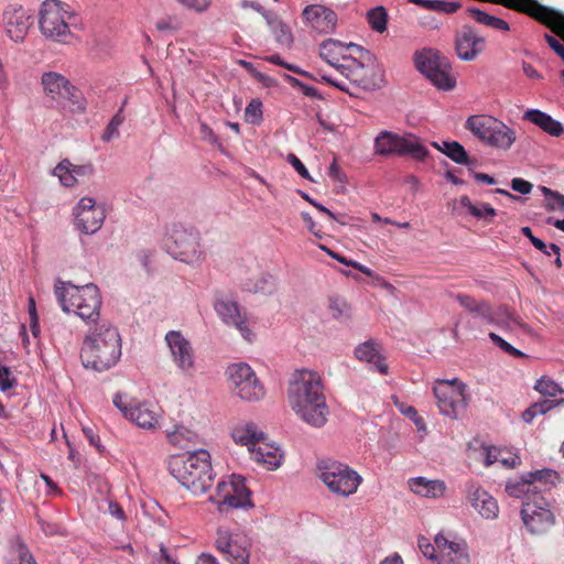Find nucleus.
<instances>
[{
  "label": "nucleus",
  "mask_w": 564,
  "mask_h": 564,
  "mask_svg": "<svg viewBox=\"0 0 564 564\" xmlns=\"http://www.w3.org/2000/svg\"><path fill=\"white\" fill-rule=\"evenodd\" d=\"M321 376L312 370H297L288 386V402L305 423L322 427L326 424L329 409L326 403Z\"/></svg>",
  "instance_id": "1"
},
{
  "label": "nucleus",
  "mask_w": 564,
  "mask_h": 564,
  "mask_svg": "<svg viewBox=\"0 0 564 564\" xmlns=\"http://www.w3.org/2000/svg\"><path fill=\"white\" fill-rule=\"evenodd\" d=\"M120 357L121 336L118 329L106 319L89 325L80 349L83 366L101 372L116 366Z\"/></svg>",
  "instance_id": "2"
},
{
  "label": "nucleus",
  "mask_w": 564,
  "mask_h": 564,
  "mask_svg": "<svg viewBox=\"0 0 564 564\" xmlns=\"http://www.w3.org/2000/svg\"><path fill=\"white\" fill-rule=\"evenodd\" d=\"M169 469L183 487L196 496L205 494L214 481L210 455L204 449L172 457Z\"/></svg>",
  "instance_id": "3"
},
{
  "label": "nucleus",
  "mask_w": 564,
  "mask_h": 564,
  "mask_svg": "<svg viewBox=\"0 0 564 564\" xmlns=\"http://www.w3.org/2000/svg\"><path fill=\"white\" fill-rule=\"evenodd\" d=\"M56 299L65 313L74 312L85 323L94 324L100 319L102 304L97 285L88 283L83 286L58 281L55 284Z\"/></svg>",
  "instance_id": "4"
},
{
  "label": "nucleus",
  "mask_w": 564,
  "mask_h": 564,
  "mask_svg": "<svg viewBox=\"0 0 564 564\" xmlns=\"http://www.w3.org/2000/svg\"><path fill=\"white\" fill-rule=\"evenodd\" d=\"M73 12L67 3L61 0H45L39 11V29L45 39L69 44L74 34L69 28Z\"/></svg>",
  "instance_id": "5"
},
{
  "label": "nucleus",
  "mask_w": 564,
  "mask_h": 564,
  "mask_svg": "<svg viewBox=\"0 0 564 564\" xmlns=\"http://www.w3.org/2000/svg\"><path fill=\"white\" fill-rule=\"evenodd\" d=\"M321 57L336 69L354 70L369 67L371 53L360 45L345 44L335 39L325 40L319 46Z\"/></svg>",
  "instance_id": "6"
},
{
  "label": "nucleus",
  "mask_w": 564,
  "mask_h": 564,
  "mask_svg": "<svg viewBox=\"0 0 564 564\" xmlns=\"http://www.w3.org/2000/svg\"><path fill=\"white\" fill-rule=\"evenodd\" d=\"M373 149L378 155H410L417 161H424L430 154L421 139L415 134L406 133L400 135L388 130L381 131L376 137Z\"/></svg>",
  "instance_id": "7"
},
{
  "label": "nucleus",
  "mask_w": 564,
  "mask_h": 564,
  "mask_svg": "<svg viewBox=\"0 0 564 564\" xmlns=\"http://www.w3.org/2000/svg\"><path fill=\"white\" fill-rule=\"evenodd\" d=\"M317 468L319 479L333 494L341 497L355 494L362 480L356 470L336 460H321Z\"/></svg>",
  "instance_id": "8"
},
{
  "label": "nucleus",
  "mask_w": 564,
  "mask_h": 564,
  "mask_svg": "<svg viewBox=\"0 0 564 564\" xmlns=\"http://www.w3.org/2000/svg\"><path fill=\"white\" fill-rule=\"evenodd\" d=\"M226 375L228 376L229 389L241 400L253 402L264 397V387L248 364H232L228 366Z\"/></svg>",
  "instance_id": "9"
},
{
  "label": "nucleus",
  "mask_w": 564,
  "mask_h": 564,
  "mask_svg": "<svg viewBox=\"0 0 564 564\" xmlns=\"http://www.w3.org/2000/svg\"><path fill=\"white\" fill-rule=\"evenodd\" d=\"M433 392L443 415L456 420L465 411L467 406L466 386L458 379L437 380Z\"/></svg>",
  "instance_id": "10"
},
{
  "label": "nucleus",
  "mask_w": 564,
  "mask_h": 564,
  "mask_svg": "<svg viewBox=\"0 0 564 564\" xmlns=\"http://www.w3.org/2000/svg\"><path fill=\"white\" fill-rule=\"evenodd\" d=\"M322 79L350 96L381 88L384 73H325Z\"/></svg>",
  "instance_id": "11"
},
{
  "label": "nucleus",
  "mask_w": 564,
  "mask_h": 564,
  "mask_svg": "<svg viewBox=\"0 0 564 564\" xmlns=\"http://www.w3.org/2000/svg\"><path fill=\"white\" fill-rule=\"evenodd\" d=\"M555 478L556 473L552 469L528 473L520 479L508 480L506 484V492L510 497L521 499L523 503L534 496L550 491Z\"/></svg>",
  "instance_id": "12"
},
{
  "label": "nucleus",
  "mask_w": 564,
  "mask_h": 564,
  "mask_svg": "<svg viewBox=\"0 0 564 564\" xmlns=\"http://www.w3.org/2000/svg\"><path fill=\"white\" fill-rule=\"evenodd\" d=\"M521 519L531 534H544L555 524V516L545 492L522 503Z\"/></svg>",
  "instance_id": "13"
},
{
  "label": "nucleus",
  "mask_w": 564,
  "mask_h": 564,
  "mask_svg": "<svg viewBox=\"0 0 564 564\" xmlns=\"http://www.w3.org/2000/svg\"><path fill=\"white\" fill-rule=\"evenodd\" d=\"M210 500L217 505L221 513L251 506L250 491L246 487L245 479L236 475H232L229 480L218 482L216 494L210 497Z\"/></svg>",
  "instance_id": "14"
},
{
  "label": "nucleus",
  "mask_w": 564,
  "mask_h": 564,
  "mask_svg": "<svg viewBox=\"0 0 564 564\" xmlns=\"http://www.w3.org/2000/svg\"><path fill=\"white\" fill-rule=\"evenodd\" d=\"M42 84L44 90L52 99L68 106L73 112H83L86 101L82 93L59 73H43Z\"/></svg>",
  "instance_id": "15"
},
{
  "label": "nucleus",
  "mask_w": 564,
  "mask_h": 564,
  "mask_svg": "<svg viewBox=\"0 0 564 564\" xmlns=\"http://www.w3.org/2000/svg\"><path fill=\"white\" fill-rule=\"evenodd\" d=\"M163 245L173 258L187 263L198 260L200 254L198 235L181 225H174L167 231Z\"/></svg>",
  "instance_id": "16"
},
{
  "label": "nucleus",
  "mask_w": 564,
  "mask_h": 564,
  "mask_svg": "<svg viewBox=\"0 0 564 564\" xmlns=\"http://www.w3.org/2000/svg\"><path fill=\"white\" fill-rule=\"evenodd\" d=\"M215 546L231 564H249L250 552L246 538L219 528Z\"/></svg>",
  "instance_id": "17"
},
{
  "label": "nucleus",
  "mask_w": 564,
  "mask_h": 564,
  "mask_svg": "<svg viewBox=\"0 0 564 564\" xmlns=\"http://www.w3.org/2000/svg\"><path fill=\"white\" fill-rule=\"evenodd\" d=\"M75 225L78 230L86 235L98 231L106 218L102 205L96 204L94 198L83 197L74 208Z\"/></svg>",
  "instance_id": "18"
},
{
  "label": "nucleus",
  "mask_w": 564,
  "mask_h": 564,
  "mask_svg": "<svg viewBox=\"0 0 564 564\" xmlns=\"http://www.w3.org/2000/svg\"><path fill=\"white\" fill-rule=\"evenodd\" d=\"M32 23L31 14L22 6L11 4L3 12L4 29L14 42L25 39Z\"/></svg>",
  "instance_id": "19"
},
{
  "label": "nucleus",
  "mask_w": 564,
  "mask_h": 564,
  "mask_svg": "<svg viewBox=\"0 0 564 564\" xmlns=\"http://www.w3.org/2000/svg\"><path fill=\"white\" fill-rule=\"evenodd\" d=\"M215 310L225 324L235 326L246 340L252 341L254 335L248 326L246 313L236 302L219 300L215 303Z\"/></svg>",
  "instance_id": "20"
},
{
  "label": "nucleus",
  "mask_w": 564,
  "mask_h": 564,
  "mask_svg": "<svg viewBox=\"0 0 564 564\" xmlns=\"http://www.w3.org/2000/svg\"><path fill=\"white\" fill-rule=\"evenodd\" d=\"M304 23L312 30L328 34L337 24V14L332 9L322 4L306 6L302 12Z\"/></svg>",
  "instance_id": "21"
},
{
  "label": "nucleus",
  "mask_w": 564,
  "mask_h": 564,
  "mask_svg": "<svg viewBox=\"0 0 564 564\" xmlns=\"http://www.w3.org/2000/svg\"><path fill=\"white\" fill-rule=\"evenodd\" d=\"M166 345L170 348L173 361L183 370L188 371L194 368V350L191 343L178 330H170L165 335Z\"/></svg>",
  "instance_id": "22"
},
{
  "label": "nucleus",
  "mask_w": 564,
  "mask_h": 564,
  "mask_svg": "<svg viewBox=\"0 0 564 564\" xmlns=\"http://www.w3.org/2000/svg\"><path fill=\"white\" fill-rule=\"evenodd\" d=\"M436 547L440 553L438 564H469L470 556L466 541H451L443 534L435 536Z\"/></svg>",
  "instance_id": "23"
},
{
  "label": "nucleus",
  "mask_w": 564,
  "mask_h": 564,
  "mask_svg": "<svg viewBox=\"0 0 564 564\" xmlns=\"http://www.w3.org/2000/svg\"><path fill=\"white\" fill-rule=\"evenodd\" d=\"M467 499L471 507L485 519H496L499 513L497 500L485 489L474 484L467 488Z\"/></svg>",
  "instance_id": "24"
},
{
  "label": "nucleus",
  "mask_w": 564,
  "mask_h": 564,
  "mask_svg": "<svg viewBox=\"0 0 564 564\" xmlns=\"http://www.w3.org/2000/svg\"><path fill=\"white\" fill-rule=\"evenodd\" d=\"M455 48L460 59L473 61L485 48V39L465 26L456 36Z\"/></svg>",
  "instance_id": "25"
},
{
  "label": "nucleus",
  "mask_w": 564,
  "mask_h": 564,
  "mask_svg": "<svg viewBox=\"0 0 564 564\" xmlns=\"http://www.w3.org/2000/svg\"><path fill=\"white\" fill-rule=\"evenodd\" d=\"M94 172L90 163L76 165L69 160L61 161L54 169L53 174L57 176L61 183L66 187H73Z\"/></svg>",
  "instance_id": "26"
},
{
  "label": "nucleus",
  "mask_w": 564,
  "mask_h": 564,
  "mask_svg": "<svg viewBox=\"0 0 564 564\" xmlns=\"http://www.w3.org/2000/svg\"><path fill=\"white\" fill-rule=\"evenodd\" d=\"M250 455L257 464L262 465L268 470H274L280 467L283 459L281 448L274 443L268 442L265 436L250 452Z\"/></svg>",
  "instance_id": "27"
},
{
  "label": "nucleus",
  "mask_w": 564,
  "mask_h": 564,
  "mask_svg": "<svg viewBox=\"0 0 564 564\" xmlns=\"http://www.w3.org/2000/svg\"><path fill=\"white\" fill-rule=\"evenodd\" d=\"M413 61L416 70H448L452 68L449 58L433 48L416 51Z\"/></svg>",
  "instance_id": "28"
},
{
  "label": "nucleus",
  "mask_w": 564,
  "mask_h": 564,
  "mask_svg": "<svg viewBox=\"0 0 564 564\" xmlns=\"http://www.w3.org/2000/svg\"><path fill=\"white\" fill-rule=\"evenodd\" d=\"M126 417L141 429L154 430L159 424L160 414L154 405L143 402L130 404V410L126 412Z\"/></svg>",
  "instance_id": "29"
},
{
  "label": "nucleus",
  "mask_w": 564,
  "mask_h": 564,
  "mask_svg": "<svg viewBox=\"0 0 564 564\" xmlns=\"http://www.w3.org/2000/svg\"><path fill=\"white\" fill-rule=\"evenodd\" d=\"M491 132L487 135L486 145L508 151L517 140L516 131L501 120H496Z\"/></svg>",
  "instance_id": "30"
},
{
  "label": "nucleus",
  "mask_w": 564,
  "mask_h": 564,
  "mask_svg": "<svg viewBox=\"0 0 564 564\" xmlns=\"http://www.w3.org/2000/svg\"><path fill=\"white\" fill-rule=\"evenodd\" d=\"M522 119L539 127L551 137L558 138L564 133L563 124L542 110L528 109L524 111Z\"/></svg>",
  "instance_id": "31"
},
{
  "label": "nucleus",
  "mask_w": 564,
  "mask_h": 564,
  "mask_svg": "<svg viewBox=\"0 0 564 564\" xmlns=\"http://www.w3.org/2000/svg\"><path fill=\"white\" fill-rule=\"evenodd\" d=\"M263 436V432L252 422L239 423L231 431L234 442L247 446L249 452L257 446Z\"/></svg>",
  "instance_id": "32"
},
{
  "label": "nucleus",
  "mask_w": 564,
  "mask_h": 564,
  "mask_svg": "<svg viewBox=\"0 0 564 564\" xmlns=\"http://www.w3.org/2000/svg\"><path fill=\"white\" fill-rule=\"evenodd\" d=\"M355 356L360 361L372 364L381 375L388 373V365L386 364V359L380 355L377 348V344L373 340H367L360 344L355 349Z\"/></svg>",
  "instance_id": "33"
},
{
  "label": "nucleus",
  "mask_w": 564,
  "mask_h": 564,
  "mask_svg": "<svg viewBox=\"0 0 564 564\" xmlns=\"http://www.w3.org/2000/svg\"><path fill=\"white\" fill-rule=\"evenodd\" d=\"M542 7V4H540ZM543 8L550 10V11H553L554 13H556L560 18L558 19H552L553 21H542L533 15L530 14L531 18L535 19L536 21H539L540 23L546 25L547 28H550L552 30V32H554L555 34H557L558 36L562 37V40L564 41V14L554 10V9H551L549 7H545L543 6ZM529 15V13H527ZM545 39H546V42L549 43V45L554 50V52L563 59L564 62V44L557 40L556 37L552 36V35H545Z\"/></svg>",
  "instance_id": "34"
},
{
  "label": "nucleus",
  "mask_w": 564,
  "mask_h": 564,
  "mask_svg": "<svg viewBox=\"0 0 564 564\" xmlns=\"http://www.w3.org/2000/svg\"><path fill=\"white\" fill-rule=\"evenodd\" d=\"M410 489L425 498L442 497L446 490L445 482L442 480H429L424 477L411 478L409 480Z\"/></svg>",
  "instance_id": "35"
},
{
  "label": "nucleus",
  "mask_w": 564,
  "mask_h": 564,
  "mask_svg": "<svg viewBox=\"0 0 564 564\" xmlns=\"http://www.w3.org/2000/svg\"><path fill=\"white\" fill-rule=\"evenodd\" d=\"M432 145L457 164L469 167L474 166L477 162L468 155L465 148L457 141H444L442 144L433 142Z\"/></svg>",
  "instance_id": "36"
},
{
  "label": "nucleus",
  "mask_w": 564,
  "mask_h": 564,
  "mask_svg": "<svg viewBox=\"0 0 564 564\" xmlns=\"http://www.w3.org/2000/svg\"><path fill=\"white\" fill-rule=\"evenodd\" d=\"M497 118L487 115H473L469 116L465 122V129L470 131L484 144L487 135L491 132V128Z\"/></svg>",
  "instance_id": "37"
},
{
  "label": "nucleus",
  "mask_w": 564,
  "mask_h": 564,
  "mask_svg": "<svg viewBox=\"0 0 564 564\" xmlns=\"http://www.w3.org/2000/svg\"><path fill=\"white\" fill-rule=\"evenodd\" d=\"M480 456L487 467L500 463L503 467L513 468L520 462L519 456L497 447H482Z\"/></svg>",
  "instance_id": "38"
},
{
  "label": "nucleus",
  "mask_w": 564,
  "mask_h": 564,
  "mask_svg": "<svg viewBox=\"0 0 564 564\" xmlns=\"http://www.w3.org/2000/svg\"><path fill=\"white\" fill-rule=\"evenodd\" d=\"M469 312L481 317L489 324H499L500 318L512 319V314L507 307H499L497 312H494L486 301H478Z\"/></svg>",
  "instance_id": "39"
},
{
  "label": "nucleus",
  "mask_w": 564,
  "mask_h": 564,
  "mask_svg": "<svg viewBox=\"0 0 564 564\" xmlns=\"http://www.w3.org/2000/svg\"><path fill=\"white\" fill-rule=\"evenodd\" d=\"M457 203L460 207L465 208L470 216L477 219L491 223L497 215L496 209L491 207V205L482 202L474 204L467 195L460 196Z\"/></svg>",
  "instance_id": "40"
},
{
  "label": "nucleus",
  "mask_w": 564,
  "mask_h": 564,
  "mask_svg": "<svg viewBox=\"0 0 564 564\" xmlns=\"http://www.w3.org/2000/svg\"><path fill=\"white\" fill-rule=\"evenodd\" d=\"M422 75L441 91L453 90L457 85V78L454 73H422Z\"/></svg>",
  "instance_id": "41"
},
{
  "label": "nucleus",
  "mask_w": 564,
  "mask_h": 564,
  "mask_svg": "<svg viewBox=\"0 0 564 564\" xmlns=\"http://www.w3.org/2000/svg\"><path fill=\"white\" fill-rule=\"evenodd\" d=\"M166 436L171 444L180 448L194 445L197 437L196 433L184 426H176L174 431L167 432Z\"/></svg>",
  "instance_id": "42"
},
{
  "label": "nucleus",
  "mask_w": 564,
  "mask_h": 564,
  "mask_svg": "<svg viewBox=\"0 0 564 564\" xmlns=\"http://www.w3.org/2000/svg\"><path fill=\"white\" fill-rule=\"evenodd\" d=\"M268 24L275 36V41L282 46L290 47L293 43V34L290 26L278 18L268 19Z\"/></svg>",
  "instance_id": "43"
},
{
  "label": "nucleus",
  "mask_w": 564,
  "mask_h": 564,
  "mask_svg": "<svg viewBox=\"0 0 564 564\" xmlns=\"http://www.w3.org/2000/svg\"><path fill=\"white\" fill-rule=\"evenodd\" d=\"M410 3L417 4L424 9L442 12L453 13L456 12L460 4L458 2H449L443 0H408Z\"/></svg>",
  "instance_id": "44"
},
{
  "label": "nucleus",
  "mask_w": 564,
  "mask_h": 564,
  "mask_svg": "<svg viewBox=\"0 0 564 564\" xmlns=\"http://www.w3.org/2000/svg\"><path fill=\"white\" fill-rule=\"evenodd\" d=\"M469 13L480 24L505 32L510 29L509 24L505 20L490 15L479 9H469Z\"/></svg>",
  "instance_id": "45"
},
{
  "label": "nucleus",
  "mask_w": 564,
  "mask_h": 564,
  "mask_svg": "<svg viewBox=\"0 0 564 564\" xmlns=\"http://www.w3.org/2000/svg\"><path fill=\"white\" fill-rule=\"evenodd\" d=\"M367 20L371 29L383 32L387 29L388 14L383 7H376L367 13Z\"/></svg>",
  "instance_id": "46"
},
{
  "label": "nucleus",
  "mask_w": 564,
  "mask_h": 564,
  "mask_svg": "<svg viewBox=\"0 0 564 564\" xmlns=\"http://www.w3.org/2000/svg\"><path fill=\"white\" fill-rule=\"evenodd\" d=\"M521 232L524 237L529 238L532 245L546 256H551V253L558 254L560 247L555 243L545 245L540 238L533 236L532 230L530 227H522Z\"/></svg>",
  "instance_id": "47"
},
{
  "label": "nucleus",
  "mask_w": 564,
  "mask_h": 564,
  "mask_svg": "<svg viewBox=\"0 0 564 564\" xmlns=\"http://www.w3.org/2000/svg\"><path fill=\"white\" fill-rule=\"evenodd\" d=\"M246 121L252 124H258L262 121V101L259 98H253L248 104L245 110Z\"/></svg>",
  "instance_id": "48"
},
{
  "label": "nucleus",
  "mask_w": 564,
  "mask_h": 564,
  "mask_svg": "<svg viewBox=\"0 0 564 564\" xmlns=\"http://www.w3.org/2000/svg\"><path fill=\"white\" fill-rule=\"evenodd\" d=\"M534 389L539 391L541 394L549 397H556L558 393L562 392L560 386L555 381L546 377H542L541 379H539L534 386Z\"/></svg>",
  "instance_id": "49"
},
{
  "label": "nucleus",
  "mask_w": 564,
  "mask_h": 564,
  "mask_svg": "<svg viewBox=\"0 0 564 564\" xmlns=\"http://www.w3.org/2000/svg\"><path fill=\"white\" fill-rule=\"evenodd\" d=\"M124 118L122 116V111L119 110L113 117L112 119L110 120V122L108 123V126L106 127L105 129V132L102 134V140L104 141H110L112 140L113 138H117L119 137V127L122 124Z\"/></svg>",
  "instance_id": "50"
},
{
  "label": "nucleus",
  "mask_w": 564,
  "mask_h": 564,
  "mask_svg": "<svg viewBox=\"0 0 564 564\" xmlns=\"http://www.w3.org/2000/svg\"><path fill=\"white\" fill-rule=\"evenodd\" d=\"M417 545H419V549L421 550L422 554L426 558L438 563L440 553H438L435 542H434V544H432L427 538L419 536Z\"/></svg>",
  "instance_id": "51"
},
{
  "label": "nucleus",
  "mask_w": 564,
  "mask_h": 564,
  "mask_svg": "<svg viewBox=\"0 0 564 564\" xmlns=\"http://www.w3.org/2000/svg\"><path fill=\"white\" fill-rule=\"evenodd\" d=\"M489 338L496 346H498L500 349H502L508 355L516 357V358H520V357L524 356V354L522 351L514 348L512 345H510L508 341H506L502 337H500L496 333H489Z\"/></svg>",
  "instance_id": "52"
},
{
  "label": "nucleus",
  "mask_w": 564,
  "mask_h": 564,
  "mask_svg": "<svg viewBox=\"0 0 564 564\" xmlns=\"http://www.w3.org/2000/svg\"><path fill=\"white\" fill-rule=\"evenodd\" d=\"M14 384H17V380L12 377L10 369L6 366H0V390L7 391Z\"/></svg>",
  "instance_id": "53"
},
{
  "label": "nucleus",
  "mask_w": 564,
  "mask_h": 564,
  "mask_svg": "<svg viewBox=\"0 0 564 564\" xmlns=\"http://www.w3.org/2000/svg\"><path fill=\"white\" fill-rule=\"evenodd\" d=\"M286 161L294 167V170L305 180H312L308 170L302 163V161L294 154L289 153Z\"/></svg>",
  "instance_id": "54"
},
{
  "label": "nucleus",
  "mask_w": 564,
  "mask_h": 564,
  "mask_svg": "<svg viewBox=\"0 0 564 564\" xmlns=\"http://www.w3.org/2000/svg\"><path fill=\"white\" fill-rule=\"evenodd\" d=\"M155 28L160 32H165V31L173 32V31H177L180 29V22L175 17H167V18L159 20L155 23Z\"/></svg>",
  "instance_id": "55"
},
{
  "label": "nucleus",
  "mask_w": 564,
  "mask_h": 564,
  "mask_svg": "<svg viewBox=\"0 0 564 564\" xmlns=\"http://www.w3.org/2000/svg\"><path fill=\"white\" fill-rule=\"evenodd\" d=\"M283 79H284V82L289 83L293 87H300L302 89L303 94L308 97H317L318 96L317 90L314 87L306 86V85L302 84L300 80H297L296 78H294L285 73L283 75Z\"/></svg>",
  "instance_id": "56"
},
{
  "label": "nucleus",
  "mask_w": 564,
  "mask_h": 564,
  "mask_svg": "<svg viewBox=\"0 0 564 564\" xmlns=\"http://www.w3.org/2000/svg\"><path fill=\"white\" fill-rule=\"evenodd\" d=\"M28 311H29V315H30L31 330H32L33 335L36 336L37 333L40 332V329H39V324H37L35 300L32 296L29 297Z\"/></svg>",
  "instance_id": "57"
},
{
  "label": "nucleus",
  "mask_w": 564,
  "mask_h": 564,
  "mask_svg": "<svg viewBox=\"0 0 564 564\" xmlns=\"http://www.w3.org/2000/svg\"><path fill=\"white\" fill-rule=\"evenodd\" d=\"M178 2L188 9L203 12L210 6L212 0H178Z\"/></svg>",
  "instance_id": "58"
},
{
  "label": "nucleus",
  "mask_w": 564,
  "mask_h": 564,
  "mask_svg": "<svg viewBox=\"0 0 564 564\" xmlns=\"http://www.w3.org/2000/svg\"><path fill=\"white\" fill-rule=\"evenodd\" d=\"M533 185L523 178L516 177L511 181V188L520 194H529L532 191Z\"/></svg>",
  "instance_id": "59"
},
{
  "label": "nucleus",
  "mask_w": 564,
  "mask_h": 564,
  "mask_svg": "<svg viewBox=\"0 0 564 564\" xmlns=\"http://www.w3.org/2000/svg\"><path fill=\"white\" fill-rule=\"evenodd\" d=\"M254 79L267 88H276L279 83L275 78L270 76L268 73H252Z\"/></svg>",
  "instance_id": "60"
},
{
  "label": "nucleus",
  "mask_w": 564,
  "mask_h": 564,
  "mask_svg": "<svg viewBox=\"0 0 564 564\" xmlns=\"http://www.w3.org/2000/svg\"><path fill=\"white\" fill-rule=\"evenodd\" d=\"M451 296L453 299H455L468 312L478 302L473 296L465 294V293H456V294L452 293Z\"/></svg>",
  "instance_id": "61"
},
{
  "label": "nucleus",
  "mask_w": 564,
  "mask_h": 564,
  "mask_svg": "<svg viewBox=\"0 0 564 564\" xmlns=\"http://www.w3.org/2000/svg\"><path fill=\"white\" fill-rule=\"evenodd\" d=\"M533 409L535 410V413L538 415L545 414L550 410H552L555 405V402L552 400H541L532 404Z\"/></svg>",
  "instance_id": "62"
},
{
  "label": "nucleus",
  "mask_w": 564,
  "mask_h": 564,
  "mask_svg": "<svg viewBox=\"0 0 564 564\" xmlns=\"http://www.w3.org/2000/svg\"><path fill=\"white\" fill-rule=\"evenodd\" d=\"M303 221L305 223L307 229L316 237L321 238V230L317 228L316 223L313 220L312 216L308 213L303 212L301 214Z\"/></svg>",
  "instance_id": "63"
},
{
  "label": "nucleus",
  "mask_w": 564,
  "mask_h": 564,
  "mask_svg": "<svg viewBox=\"0 0 564 564\" xmlns=\"http://www.w3.org/2000/svg\"><path fill=\"white\" fill-rule=\"evenodd\" d=\"M328 175H329V177H332L335 181H339V182L344 181L345 175L341 172L336 159H334L329 165Z\"/></svg>",
  "instance_id": "64"
}]
</instances>
